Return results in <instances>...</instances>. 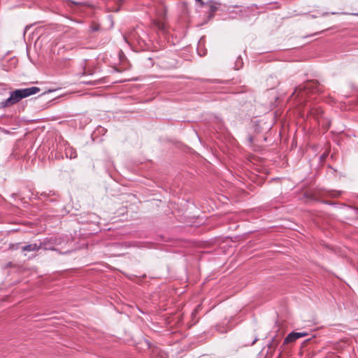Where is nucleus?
I'll list each match as a JSON object with an SVG mask.
<instances>
[{
    "label": "nucleus",
    "mask_w": 358,
    "mask_h": 358,
    "mask_svg": "<svg viewBox=\"0 0 358 358\" xmlns=\"http://www.w3.org/2000/svg\"><path fill=\"white\" fill-rule=\"evenodd\" d=\"M21 250L22 252H38L39 250V248H38L37 241L35 243H29V244L22 246L21 248Z\"/></svg>",
    "instance_id": "0eeeda50"
},
{
    "label": "nucleus",
    "mask_w": 358,
    "mask_h": 358,
    "mask_svg": "<svg viewBox=\"0 0 358 358\" xmlns=\"http://www.w3.org/2000/svg\"><path fill=\"white\" fill-rule=\"evenodd\" d=\"M66 1H67V5L69 7H71L72 5H83V4L81 2H76V1H70V0H67Z\"/></svg>",
    "instance_id": "9b49d317"
},
{
    "label": "nucleus",
    "mask_w": 358,
    "mask_h": 358,
    "mask_svg": "<svg viewBox=\"0 0 358 358\" xmlns=\"http://www.w3.org/2000/svg\"><path fill=\"white\" fill-rule=\"evenodd\" d=\"M265 358V357H264Z\"/></svg>",
    "instance_id": "a211bd4d"
},
{
    "label": "nucleus",
    "mask_w": 358,
    "mask_h": 358,
    "mask_svg": "<svg viewBox=\"0 0 358 358\" xmlns=\"http://www.w3.org/2000/svg\"><path fill=\"white\" fill-rule=\"evenodd\" d=\"M42 196H47V194L46 193H44L42 194Z\"/></svg>",
    "instance_id": "dca6fc26"
},
{
    "label": "nucleus",
    "mask_w": 358,
    "mask_h": 358,
    "mask_svg": "<svg viewBox=\"0 0 358 358\" xmlns=\"http://www.w3.org/2000/svg\"><path fill=\"white\" fill-rule=\"evenodd\" d=\"M308 117L314 119L315 121L320 122V118L322 117L323 110L320 106L317 105L307 106Z\"/></svg>",
    "instance_id": "20e7f679"
},
{
    "label": "nucleus",
    "mask_w": 358,
    "mask_h": 358,
    "mask_svg": "<svg viewBox=\"0 0 358 358\" xmlns=\"http://www.w3.org/2000/svg\"><path fill=\"white\" fill-rule=\"evenodd\" d=\"M196 2H201V0H196Z\"/></svg>",
    "instance_id": "f3484780"
},
{
    "label": "nucleus",
    "mask_w": 358,
    "mask_h": 358,
    "mask_svg": "<svg viewBox=\"0 0 358 358\" xmlns=\"http://www.w3.org/2000/svg\"><path fill=\"white\" fill-rule=\"evenodd\" d=\"M243 66V61H242V59L239 57L237 60L236 61V63H235V69H239L240 68H241Z\"/></svg>",
    "instance_id": "9d476101"
},
{
    "label": "nucleus",
    "mask_w": 358,
    "mask_h": 358,
    "mask_svg": "<svg viewBox=\"0 0 358 358\" xmlns=\"http://www.w3.org/2000/svg\"><path fill=\"white\" fill-rule=\"evenodd\" d=\"M319 90L317 89V83L314 82H308L306 83L303 87H297L294 92L292 93V96H301V98L303 97V94H306V92H318Z\"/></svg>",
    "instance_id": "7ed1b4c3"
},
{
    "label": "nucleus",
    "mask_w": 358,
    "mask_h": 358,
    "mask_svg": "<svg viewBox=\"0 0 358 358\" xmlns=\"http://www.w3.org/2000/svg\"><path fill=\"white\" fill-rule=\"evenodd\" d=\"M308 336L306 332H291L285 338L283 343L288 344L292 343L297 339Z\"/></svg>",
    "instance_id": "39448f33"
},
{
    "label": "nucleus",
    "mask_w": 358,
    "mask_h": 358,
    "mask_svg": "<svg viewBox=\"0 0 358 358\" xmlns=\"http://www.w3.org/2000/svg\"><path fill=\"white\" fill-rule=\"evenodd\" d=\"M199 3L202 6H206L208 11L210 13V14H209L210 17H213V13L215 12L218 9L219 6H220V3H218L217 2H215L214 1H206V3H204L201 1V2H199Z\"/></svg>",
    "instance_id": "423d86ee"
},
{
    "label": "nucleus",
    "mask_w": 358,
    "mask_h": 358,
    "mask_svg": "<svg viewBox=\"0 0 358 358\" xmlns=\"http://www.w3.org/2000/svg\"><path fill=\"white\" fill-rule=\"evenodd\" d=\"M118 2H123L124 0H117Z\"/></svg>",
    "instance_id": "2eb2a0df"
},
{
    "label": "nucleus",
    "mask_w": 358,
    "mask_h": 358,
    "mask_svg": "<svg viewBox=\"0 0 358 358\" xmlns=\"http://www.w3.org/2000/svg\"><path fill=\"white\" fill-rule=\"evenodd\" d=\"M154 24L156 26V27L161 31H164L165 29V25L164 23L159 20H155Z\"/></svg>",
    "instance_id": "1a4fd4ad"
},
{
    "label": "nucleus",
    "mask_w": 358,
    "mask_h": 358,
    "mask_svg": "<svg viewBox=\"0 0 358 358\" xmlns=\"http://www.w3.org/2000/svg\"><path fill=\"white\" fill-rule=\"evenodd\" d=\"M87 83L88 84H93L94 85V84H95V82H93V83L88 82Z\"/></svg>",
    "instance_id": "ddd939ff"
},
{
    "label": "nucleus",
    "mask_w": 358,
    "mask_h": 358,
    "mask_svg": "<svg viewBox=\"0 0 358 358\" xmlns=\"http://www.w3.org/2000/svg\"><path fill=\"white\" fill-rule=\"evenodd\" d=\"M40 90V88L38 87H31L12 91L10 92V96L8 99L0 102V108L11 106L18 103L22 99L39 92Z\"/></svg>",
    "instance_id": "f257e3e1"
},
{
    "label": "nucleus",
    "mask_w": 358,
    "mask_h": 358,
    "mask_svg": "<svg viewBox=\"0 0 358 358\" xmlns=\"http://www.w3.org/2000/svg\"><path fill=\"white\" fill-rule=\"evenodd\" d=\"M65 155L69 159H75L77 157L76 150L71 146H68L65 149Z\"/></svg>",
    "instance_id": "6e6552de"
},
{
    "label": "nucleus",
    "mask_w": 358,
    "mask_h": 358,
    "mask_svg": "<svg viewBox=\"0 0 358 358\" xmlns=\"http://www.w3.org/2000/svg\"><path fill=\"white\" fill-rule=\"evenodd\" d=\"M67 242L66 237H47L43 240H38L39 250H55V246L61 245L63 243Z\"/></svg>",
    "instance_id": "f03ea898"
},
{
    "label": "nucleus",
    "mask_w": 358,
    "mask_h": 358,
    "mask_svg": "<svg viewBox=\"0 0 358 358\" xmlns=\"http://www.w3.org/2000/svg\"><path fill=\"white\" fill-rule=\"evenodd\" d=\"M257 340H258V338L257 337H255V338L253 340V341L252 342V343L250 345H253L257 341Z\"/></svg>",
    "instance_id": "f8f14e48"
},
{
    "label": "nucleus",
    "mask_w": 358,
    "mask_h": 358,
    "mask_svg": "<svg viewBox=\"0 0 358 358\" xmlns=\"http://www.w3.org/2000/svg\"><path fill=\"white\" fill-rule=\"evenodd\" d=\"M99 129L101 130V131H104V128H102V127H101Z\"/></svg>",
    "instance_id": "4468645a"
}]
</instances>
